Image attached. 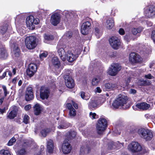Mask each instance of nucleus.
<instances>
[{
	"instance_id": "obj_1",
	"label": "nucleus",
	"mask_w": 155,
	"mask_h": 155,
	"mask_svg": "<svg viewBox=\"0 0 155 155\" xmlns=\"http://www.w3.org/2000/svg\"><path fill=\"white\" fill-rule=\"evenodd\" d=\"M130 151L133 153H140L144 154L149 152V150L145 147H142L140 144L137 142H132L129 145Z\"/></svg>"
},
{
	"instance_id": "obj_2",
	"label": "nucleus",
	"mask_w": 155,
	"mask_h": 155,
	"mask_svg": "<svg viewBox=\"0 0 155 155\" xmlns=\"http://www.w3.org/2000/svg\"><path fill=\"white\" fill-rule=\"evenodd\" d=\"M127 100L124 97V96H121L115 99L112 104V106L114 109H118L119 107L121 106L125 110L129 109L131 105L128 104L124 107V105L127 104Z\"/></svg>"
},
{
	"instance_id": "obj_3",
	"label": "nucleus",
	"mask_w": 155,
	"mask_h": 155,
	"mask_svg": "<svg viewBox=\"0 0 155 155\" xmlns=\"http://www.w3.org/2000/svg\"><path fill=\"white\" fill-rule=\"evenodd\" d=\"M137 133L141 138L146 141L151 140L153 137L151 131L148 129L143 128H139L137 130Z\"/></svg>"
},
{
	"instance_id": "obj_4",
	"label": "nucleus",
	"mask_w": 155,
	"mask_h": 155,
	"mask_svg": "<svg viewBox=\"0 0 155 155\" xmlns=\"http://www.w3.org/2000/svg\"><path fill=\"white\" fill-rule=\"evenodd\" d=\"M107 122L106 120L104 118H100L97 121L96 128L97 133L99 134H102L107 127Z\"/></svg>"
},
{
	"instance_id": "obj_5",
	"label": "nucleus",
	"mask_w": 155,
	"mask_h": 155,
	"mask_svg": "<svg viewBox=\"0 0 155 155\" xmlns=\"http://www.w3.org/2000/svg\"><path fill=\"white\" fill-rule=\"evenodd\" d=\"M65 55L68 61L71 63L77 59L79 54L76 51L72 48H70L65 53Z\"/></svg>"
},
{
	"instance_id": "obj_6",
	"label": "nucleus",
	"mask_w": 155,
	"mask_h": 155,
	"mask_svg": "<svg viewBox=\"0 0 155 155\" xmlns=\"http://www.w3.org/2000/svg\"><path fill=\"white\" fill-rule=\"evenodd\" d=\"M36 38L35 36H30L26 37L25 40L26 46L29 49L34 48L37 45Z\"/></svg>"
},
{
	"instance_id": "obj_7",
	"label": "nucleus",
	"mask_w": 155,
	"mask_h": 155,
	"mask_svg": "<svg viewBox=\"0 0 155 155\" xmlns=\"http://www.w3.org/2000/svg\"><path fill=\"white\" fill-rule=\"evenodd\" d=\"M50 93V89L44 86H41L40 89V97L42 100L47 99Z\"/></svg>"
},
{
	"instance_id": "obj_8",
	"label": "nucleus",
	"mask_w": 155,
	"mask_h": 155,
	"mask_svg": "<svg viewBox=\"0 0 155 155\" xmlns=\"http://www.w3.org/2000/svg\"><path fill=\"white\" fill-rule=\"evenodd\" d=\"M64 78L66 86L68 88L71 89L74 87L75 85L74 81L70 74H65Z\"/></svg>"
},
{
	"instance_id": "obj_9",
	"label": "nucleus",
	"mask_w": 155,
	"mask_h": 155,
	"mask_svg": "<svg viewBox=\"0 0 155 155\" xmlns=\"http://www.w3.org/2000/svg\"><path fill=\"white\" fill-rule=\"evenodd\" d=\"M37 69V65L36 64H29L26 71L27 75L30 78L33 77L36 72Z\"/></svg>"
},
{
	"instance_id": "obj_10",
	"label": "nucleus",
	"mask_w": 155,
	"mask_h": 155,
	"mask_svg": "<svg viewBox=\"0 0 155 155\" xmlns=\"http://www.w3.org/2000/svg\"><path fill=\"white\" fill-rule=\"evenodd\" d=\"M109 41L111 46L115 49H117L120 45V40L116 36H112L109 39Z\"/></svg>"
},
{
	"instance_id": "obj_11",
	"label": "nucleus",
	"mask_w": 155,
	"mask_h": 155,
	"mask_svg": "<svg viewBox=\"0 0 155 155\" xmlns=\"http://www.w3.org/2000/svg\"><path fill=\"white\" fill-rule=\"evenodd\" d=\"M121 66L118 64L114 63L111 65V68L108 69V73L111 76H115L121 69Z\"/></svg>"
},
{
	"instance_id": "obj_12",
	"label": "nucleus",
	"mask_w": 155,
	"mask_h": 155,
	"mask_svg": "<svg viewBox=\"0 0 155 155\" xmlns=\"http://www.w3.org/2000/svg\"><path fill=\"white\" fill-rule=\"evenodd\" d=\"M61 148L62 152L65 154H68L70 153L71 150V146L68 143V139H65L64 140Z\"/></svg>"
},
{
	"instance_id": "obj_13",
	"label": "nucleus",
	"mask_w": 155,
	"mask_h": 155,
	"mask_svg": "<svg viewBox=\"0 0 155 155\" xmlns=\"http://www.w3.org/2000/svg\"><path fill=\"white\" fill-rule=\"evenodd\" d=\"M60 15L57 12L53 13L51 16V22L54 26H57L60 23Z\"/></svg>"
},
{
	"instance_id": "obj_14",
	"label": "nucleus",
	"mask_w": 155,
	"mask_h": 155,
	"mask_svg": "<svg viewBox=\"0 0 155 155\" xmlns=\"http://www.w3.org/2000/svg\"><path fill=\"white\" fill-rule=\"evenodd\" d=\"M117 88V85L115 83L111 81L106 82L103 85V90L107 91L114 90Z\"/></svg>"
},
{
	"instance_id": "obj_15",
	"label": "nucleus",
	"mask_w": 155,
	"mask_h": 155,
	"mask_svg": "<svg viewBox=\"0 0 155 155\" xmlns=\"http://www.w3.org/2000/svg\"><path fill=\"white\" fill-rule=\"evenodd\" d=\"M141 57L135 52H132L129 55V60L132 63H139L141 61Z\"/></svg>"
},
{
	"instance_id": "obj_16",
	"label": "nucleus",
	"mask_w": 155,
	"mask_h": 155,
	"mask_svg": "<svg viewBox=\"0 0 155 155\" xmlns=\"http://www.w3.org/2000/svg\"><path fill=\"white\" fill-rule=\"evenodd\" d=\"M12 110L9 113L7 114V118L10 119H14L17 116L18 110V107L16 105H13L12 107Z\"/></svg>"
},
{
	"instance_id": "obj_17",
	"label": "nucleus",
	"mask_w": 155,
	"mask_h": 155,
	"mask_svg": "<svg viewBox=\"0 0 155 155\" xmlns=\"http://www.w3.org/2000/svg\"><path fill=\"white\" fill-rule=\"evenodd\" d=\"M34 98L33 89L31 87H28L25 92V100L28 101L32 100Z\"/></svg>"
},
{
	"instance_id": "obj_18",
	"label": "nucleus",
	"mask_w": 155,
	"mask_h": 155,
	"mask_svg": "<svg viewBox=\"0 0 155 155\" xmlns=\"http://www.w3.org/2000/svg\"><path fill=\"white\" fill-rule=\"evenodd\" d=\"M146 16L148 18L153 17L155 16V6H150L144 12Z\"/></svg>"
},
{
	"instance_id": "obj_19",
	"label": "nucleus",
	"mask_w": 155,
	"mask_h": 155,
	"mask_svg": "<svg viewBox=\"0 0 155 155\" xmlns=\"http://www.w3.org/2000/svg\"><path fill=\"white\" fill-rule=\"evenodd\" d=\"M91 24L90 22L86 21L84 22L81 26V32L83 35H87L88 33V30L90 28Z\"/></svg>"
},
{
	"instance_id": "obj_20",
	"label": "nucleus",
	"mask_w": 155,
	"mask_h": 155,
	"mask_svg": "<svg viewBox=\"0 0 155 155\" xmlns=\"http://www.w3.org/2000/svg\"><path fill=\"white\" fill-rule=\"evenodd\" d=\"M135 106L138 109L143 110H145L149 108L150 105L146 102H142L137 103L136 104Z\"/></svg>"
},
{
	"instance_id": "obj_21",
	"label": "nucleus",
	"mask_w": 155,
	"mask_h": 155,
	"mask_svg": "<svg viewBox=\"0 0 155 155\" xmlns=\"http://www.w3.org/2000/svg\"><path fill=\"white\" fill-rule=\"evenodd\" d=\"M13 52L15 56L18 57L20 56L21 51L18 47V45L16 43H14L13 44Z\"/></svg>"
},
{
	"instance_id": "obj_22",
	"label": "nucleus",
	"mask_w": 155,
	"mask_h": 155,
	"mask_svg": "<svg viewBox=\"0 0 155 155\" xmlns=\"http://www.w3.org/2000/svg\"><path fill=\"white\" fill-rule=\"evenodd\" d=\"M47 150L49 153H52L54 149V142L52 140H50L47 142Z\"/></svg>"
},
{
	"instance_id": "obj_23",
	"label": "nucleus",
	"mask_w": 155,
	"mask_h": 155,
	"mask_svg": "<svg viewBox=\"0 0 155 155\" xmlns=\"http://www.w3.org/2000/svg\"><path fill=\"white\" fill-rule=\"evenodd\" d=\"M107 27L109 29H111L114 25V18H111L106 21Z\"/></svg>"
},
{
	"instance_id": "obj_24",
	"label": "nucleus",
	"mask_w": 155,
	"mask_h": 155,
	"mask_svg": "<svg viewBox=\"0 0 155 155\" xmlns=\"http://www.w3.org/2000/svg\"><path fill=\"white\" fill-rule=\"evenodd\" d=\"M52 63L54 67L58 68L60 66V63L58 58L56 57L53 58L52 59Z\"/></svg>"
},
{
	"instance_id": "obj_25",
	"label": "nucleus",
	"mask_w": 155,
	"mask_h": 155,
	"mask_svg": "<svg viewBox=\"0 0 155 155\" xmlns=\"http://www.w3.org/2000/svg\"><path fill=\"white\" fill-rule=\"evenodd\" d=\"M34 22V17L32 15L28 16L26 18V23L27 25L29 27H30L33 25Z\"/></svg>"
},
{
	"instance_id": "obj_26",
	"label": "nucleus",
	"mask_w": 155,
	"mask_h": 155,
	"mask_svg": "<svg viewBox=\"0 0 155 155\" xmlns=\"http://www.w3.org/2000/svg\"><path fill=\"white\" fill-rule=\"evenodd\" d=\"M77 133L74 131H70L67 133L66 137V139H68V141L70 140H71L74 138L76 135Z\"/></svg>"
},
{
	"instance_id": "obj_27",
	"label": "nucleus",
	"mask_w": 155,
	"mask_h": 155,
	"mask_svg": "<svg viewBox=\"0 0 155 155\" xmlns=\"http://www.w3.org/2000/svg\"><path fill=\"white\" fill-rule=\"evenodd\" d=\"M8 54L7 51L4 48H0V58L5 59L8 57Z\"/></svg>"
},
{
	"instance_id": "obj_28",
	"label": "nucleus",
	"mask_w": 155,
	"mask_h": 155,
	"mask_svg": "<svg viewBox=\"0 0 155 155\" xmlns=\"http://www.w3.org/2000/svg\"><path fill=\"white\" fill-rule=\"evenodd\" d=\"M34 114L36 115H38L41 113V110L40 106L38 104H36L34 107Z\"/></svg>"
},
{
	"instance_id": "obj_29",
	"label": "nucleus",
	"mask_w": 155,
	"mask_h": 155,
	"mask_svg": "<svg viewBox=\"0 0 155 155\" xmlns=\"http://www.w3.org/2000/svg\"><path fill=\"white\" fill-rule=\"evenodd\" d=\"M97 102L95 101L92 100L89 103L88 107L89 109L94 110L97 108Z\"/></svg>"
},
{
	"instance_id": "obj_30",
	"label": "nucleus",
	"mask_w": 155,
	"mask_h": 155,
	"mask_svg": "<svg viewBox=\"0 0 155 155\" xmlns=\"http://www.w3.org/2000/svg\"><path fill=\"white\" fill-rule=\"evenodd\" d=\"M8 26V25L6 23H3L2 26H0V32L2 35H4L7 31Z\"/></svg>"
},
{
	"instance_id": "obj_31",
	"label": "nucleus",
	"mask_w": 155,
	"mask_h": 155,
	"mask_svg": "<svg viewBox=\"0 0 155 155\" xmlns=\"http://www.w3.org/2000/svg\"><path fill=\"white\" fill-rule=\"evenodd\" d=\"M151 84L150 81L148 80H141L138 82V83L139 85L142 86H149Z\"/></svg>"
},
{
	"instance_id": "obj_32",
	"label": "nucleus",
	"mask_w": 155,
	"mask_h": 155,
	"mask_svg": "<svg viewBox=\"0 0 155 155\" xmlns=\"http://www.w3.org/2000/svg\"><path fill=\"white\" fill-rule=\"evenodd\" d=\"M143 28L141 27H139L137 28H134L132 29L131 32L134 35L137 34H140L143 31Z\"/></svg>"
},
{
	"instance_id": "obj_33",
	"label": "nucleus",
	"mask_w": 155,
	"mask_h": 155,
	"mask_svg": "<svg viewBox=\"0 0 155 155\" xmlns=\"http://www.w3.org/2000/svg\"><path fill=\"white\" fill-rule=\"evenodd\" d=\"M57 48L58 50V53L60 58H62L63 55L66 53L64 49L62 48H61L58 45Z\"/></svg>"
},
{
	"instance_id": "obj_34",
	"label": "nucleus",
	"mask_w": 155,
	"mask_h": 155,
	"mask_svg": "<svg viewBox=\"0 0 155 155\" xmlns=\"http://www.w3.org/2000/svg\"><path fill=\"white\" fill-rule=\"evenodd\" d=\"M49 132V129L46 128L42 129L40 131V133L43 137H45L47 136V134Z\"/></svg>"
},
{
	"instance_id": "obj_35",
	"label": "nucleus",
	"mask_w": 155,
	"mask_h": 155,
	"mask_svg": "<svg viewBox=\"0 0 155 155\" xmlns=\"http://www.w3.org/2000/svg\"><path fill=\"white\" fill-rule=\"evenodd\" d=\"M70 125V124L64 122L63 124H60L58 127V128L61 129H65L69 127Z\"/></svg>"
},
{
	"instance_id": "obj_36",
	"label": "nucleus",
	"mask_w": 155,
	"mask_h": 155,
	"mask_svg": "<svg viewBox=\"0 0 155 155\" xmlns=\"http://www.w3.org/2000/svg\"><path fill=\"white\" fill-rule=\"evenodd\" d=\"M29 117L28 115H25L23 117V122L25 124H27L29 123Z\"/></svg>"
},
{
	"instance_id": "obj_37",
	"label": "nucleus",
	"mask_w": 155,
	"mask_h": 155,
	"mask_svg": "<svg viewBox=\"0 0 155 155\" xmlns=\"http://www.w3.org/2000/svg\"><path fill=\"white\" fill-rule=\"evenodd\" d=\"M100 81V80L98 78L94 77L92 79V84L93 85L97 86L98 85Z\"/></svg>"
},
{
	"instance_id": "obj_38",
	"label": "nucleus",
	"mask_w": 155,
	"mask_h": 155,
	"mask_svg": "<svg viewBox=\"0 0 155 155\" xmlns=\"http://www.w3.org/2000/svg\"><path fill=\"white\" fill-rule=\"evenodd\" d=\"M44 38L46 40L50 41L54 39V37L53 35H46L44 36Z\"/></svg>"
},
{
	"instance_id": "obj_39",
	"label": "nucleus",
	"mask_w": 155,
	"mask_h": 155,
	"mask_svg": "<svg viewBox=\"0 0 155 155\" xmlns=\"http://www.w3.org/2000/svg\"><path fill=\"white\" fill-rule=\"evenodd\" d=\"M94 33L96 36L98 38H100L99 34L100 33V30L99 28V26L95 27L94 28Z\"/></svg>"
},
{
	"instance_id": "obj_40",
	"label": "nucleus",
	"mask_w": 155,
	"mask_h": 155,
	"mask_svg": "<svg viewBox=\"0 0 155 155\" xmlns=\"http://www.w3.org/2000/svg\"><path fill=\"white\" fill-rule=\"evenodd\" d=\"M0 153L1 154H3L4 155H11V154L8 150L2 149L0 151Z\"/></svg>"
},
{
	"instance_id": "obj_41",
	"label": "nucleus",
	"mask_w": 155,
	"mask_h": 155,
	"mask_svg": "<svg viewBox=\"0 0 155 155\" xmlns=\"http://www.w3.org/2000/svg\"><path fill=\"white\" fill-rule=\"evenodd\" d=\"M48 55V53L47 52H45L39 55V57L41 60H43V59L46 58Z\"/></svg>"
},
{
	"instance_id": "obj_42",
	"label": "nucleus",
	"mask_w": 155,
	"mask_h": 155,
	"mask_svg": "<svg viewBox=\"0 0 155 155\" xmlns=\"http://www.w3.org/2000/svg\"><path fill=\"white\" fill-rule=\"evenodd\" d=\"M16 140L14 137H13L9 140L7 143V145L8 146H12L16 142Z\"/></svg>"
},
{
	"instance_id": "obj_43",
	"label": "nucleus",
	"mask_w": 155,
	"mask_h": 155,
	"mask_svg": "<svg viewBox=\"0 0 155 155\" xmlns=\"http://www.w3.org/2000/svg\"><path fill=\"white\" fill-rule=\"evenodd\" d=\"M69 115L70 116H75L76 115V111L73 108L69 110Z\"/></svg>"
},
{
	"instance_id": "obj_44",
	"label": "nucleus",
	"mask_w": 155,
	"mask_h": 155,
	"mask_svg": "<svg viewBox=\"0 0 155 155\" xmlns=\"http://www.w3.org/2000/svg\"><path fill=\"white\" fill-rule=\"evenodd\" d=\"M26 151L24 149H21L19 150L18 153V155H25Z\"/></svg>"
},
{
	"instance_id": "obj_45",
	"label": "nucleus",
	"mask_w": 155,
	"mask_h": 155,
	"mask_svg": "<svg viewBox=\"0 0 155 155\" xmlns=\"http://www.w3.org/2000/svg\"><path fill=\"white\" fill-rule=\"evenodd\" d=\"M8 109V107H5L3 109H1L0 107V114H3L4 113L6 112V110Z\"/></svg>"
},
{
	"instance_id": "obj_46",
	"label": "nucleus",
	"mask_w": 155,
	"mask_h": 155,
	"mask_svg": "<svg viewBox=\"0 0 155 155\" xmlns=\"http://www.w3.org/2000/svg\"><path fill=\"white\" fill-rule=\"evenodd\" d=\"M2 88L4 91V95L5 97H6L9 93L7 90L6 87L5 86H3Z\"/></svg>"
},
{
	"instance_id": "obj_47",
	"label": "nucleus",
	"mask_w": 155,
	"mask_h": 155,
	"mask_svg": "<svg viewBox=\"0 0 155 155\" xmlns=\"http://www.w3.org/2000/svg\"><path fill=\"white\" fill-rule=\"evenodd\" d=\"M116 51L111 52L109 55V56L110 58H114L117 55Z\"/></svg>"
},
{
	"instance_id": "obj_48",
	"label": "nucleus",
	"mask_w": 155,
	"mask_h": 155,
	"mask_svg": "<svg viewBox=\"0 0 155 155\" xmlns=\"http://www.w3.org/2000/svg\"><path fill=\"white\" fill-rule=\"evenodd\" d=\"M151 38L155 43V30L152 31L151 35Z\"/></svg>"
},
{
	"instance_id": "obj_49",
	"label": "nucleus",
	"mask_w": 155,
	"mask_h": 155,
	"mask_svg": "<svg viewBox=\"0 0 155 155\" xmlns=\"http://www.w3.org/2000/svg\"><path fill=\"white\" fill-rule=\"evenodd\" d=\"M145 77L147 79H152L154 78V77L151 75L150 74H148L145 75Z\"/></svg>"
},
{
	"instance_id": "obj_50",
	"label": "nucleus",
	"mask_w": 155,
	"mask_h": 155,
	"mask_svg": "<svg viewBox=\"0 0 155 155\" xmlns=\"http://www.w3.org/2000/svg\"><path fill=\"white\" fill-rule=\"evenodd\" d=\"M89 115L90 116H92L91 118L93 119H95L97 118L96 117L97 114L95 113H93L92 112H90L89 114Z\"/></svg>"
},
{
	"instance_id": "obj_51",
	"label": "nucleus",
	"mask_w": 155,
	"mask_h": 155,
	"mask_svg": "<svg viewBox=\"0 0 155 155\" xmlns=\"http://www.w3.org/2000/svg\"><path fill=\"white\" fill-rule=\"evenodd\" d=\"M84 149L85 148H84L83 146H82L81 147L80 150V155L83 154L84 153Z\"/></svg>"
},
{
	"instance_id": "obj_52",
	"label": "nucleus",
	"mask_w": 155,
	"mask_h": 155,
	"mask_svg": "<svg viewBox=\"0 0 155 155\" xmlns=\"http://www.w3.org/2000/svg\"><path fill=\"white\" fill-rule=\"evenodd\" d=\"M119 33L121 35H123L125 34V31L122 28H120L119 30Z\"/></svg>"
},
{
	"instance_id": "obj_53",
	"label": "nucleus",
	"mask_w": 155,
	"mask_h": 155,
	"mask_svg": "<svg viewBox=\"0 0 155 155\" xmlns=\"http://www.w3.org/2000/svg\"><path fill=\"white\" fill-rule=\"evenodd\" d=\"M85 93L84 91H81V97L83 99L87 100V99L85 98Z\"/></svg>"
},
{
	"instance_id": "obj_54",
	"label": "nucleus",
	"mask_w": 155,
	"mask_h": 155,
	"mask_svg": "<svg viewBox=\"0 0 155 155\" xmlns=\"http://www.w3.org/2000/svg\"><path fill=\"white\" fill-rule=\"evenodd\" d=\"M66 106L67 108L69 110L73 108L71 104L70 103H67L66 104Z\"/></svg>"
},
{
	"instance_id": "obj_55",
	"label": "nucleus",
	"mask_w": 155,
	"mask_h": 155,
	"mask_svg": "<svg viewBox=\"0 0 155 155\" xmlns=\"http://www.w3.org/2000/svg\"><path fill=\"white\" fill-rule=\"evenodd\" d=\"M19 79V78L18 77H16L14 78L12 81V83L14 84H15L16 81Z\"/></svg>"
},
{
	"instance_id": "obj_56",
	"label": "nucleus",
	"mask_w": 155,
	"mask_h": 155,
	"mask_svg": "<svg viewBox=\"0 0 155 155\" xmlns=\"http://www.w3.org/2000/svg\"><path fill=\"white\" fill-rule=\"evenodd\" d=\"M114 145V142H111L109 143L108 144V147L110 150H112L113 147V146Z\"/></svg>"
},
{
	"instance_id": "obj_57",
	"label": "nucleus",
	"mask_w": 155,
	"mask_h": 155,
	"mask_svg": "<svg viewBox=\"0 0 155 155\" xmlns=\"http://www.w3.org/2000/svg\"><path fill=\"white\" fill-rule=\"evenodd\" d=\"M124 38L127 41L129 40L130 38V35L129 34H126L124 36Z\"/></svg>"
},
{
	"instance_id": "obj_58",
	"label": "nucleus",
	"mask_w": 155,
	"mask_h": 155,
	"mask_svg": "<svg viewBox=\"0 0 155 155\" xmlns=\"http://www.w3.org/2000/svg\"><path fill=\"white\" fill-rule=\"evenodd\" d=\"M34 21L33 24L35 25L38 24L39 22V20L38 18L35 19L34 18Z\"/></svg>"
},
{
	"instance_id": "obj_59",
	"label": "nucleus",
	"mask_w": 155,
	"mask_h": 155,
	"mask_svg": "<svg viewBox=\"0 0 155 155\" xmlns=\"http://www.w3.org/2000/svg\"><path fill=\"white\" fill-rule=\"evenodd\" d=\"M40 148H41L40 150V151H38V152H39L43 154V153H44V150L45 148H44V146H41Z\"/></svg>"
},
{
	"instance_id": "obj_60",
	"label": "nucleus",
	"mask_w": 155,
	"mask_h": 155,
	"mask_svg": "<svg viewBox=\"0 0 155 155\" xmlns=\"http://www.w3.org/2000/svg\"><path fill=\"white\" fill-rule=\"evenodd\" d=\"M7 72V71H6L4 72L3 73L2 75L0 76V79H3L5 77L6 75V72Z\"/></svg>"
},
{
	"instance_id": "obj_61",
	"label": "nucleus",
	"mask_w": 155,
	"mask_h": 155,
	"mask_svg": "<svg viewBox=\"0 0 155 155\" xmlns=\"http://www.w3.org/2000/svg\"><path fill=\"white\" fill-rule=\"evenodd\" d=\"M31 108L30 104H28L26 105L25 107V108L26 110H29Z\"/></svg>"
},
{
	"instance_id": "obj_62",
	"label": "nucleus",
	"mask_w": 155,
	"mask_h": 155,
	"mask_svg": "<svg viewBox=\"0 0 155 155\" xmlns=\"http://www.w3.org/2000/svg\"><path fill=\"white\" fill-rule=\"evenodd\" d=\"M86 147V149H87V153H89L91 151V147L89 146V145H87Z\"/></svg>"
},
{
	"instance_id": "obj_63",
	"label": "nucleus",
	"mask_w": 155,
	"mask_h": 155,
	"mask_svg": "<svg viewBox=\"0 0 155 155\" xmlns=\"http://www.w3.org/2000/svg\"><path fill=\"white\" fill-rule=\"evenodd\" d=\"M72 104L73 106L75 109H78V106L77 103H75L74 102L72 101Z\"/></svg>"
},
{
	"instance_id": "obj_64",
	"label": "nucleus",
	"mask_w": 155,
	"mask_h": 155,
	"mask_svg": "<svg viewBox=\"0 0 155 155\" xmlns=\"http://www.w3.org/2000/svg\"><path fill=\"white\" fill-rule=\"evenodd\" d=\"M145 117L147 119H150L151 118V115L149 114H146L145 115Z\"/></svg>"
}]
</instances>
